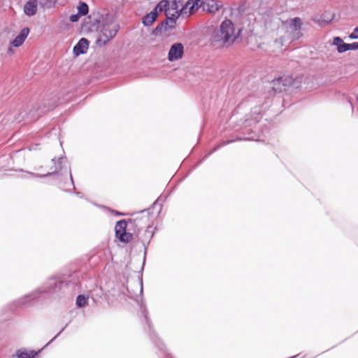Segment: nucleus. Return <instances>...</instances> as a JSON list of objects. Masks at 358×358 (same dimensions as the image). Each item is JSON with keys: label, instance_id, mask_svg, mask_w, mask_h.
Instances as JSON below:
<instances>
[{"label": "nucleus", "instance_id": "f257e3e1", "mask_svg": "<svg viewBox=\"0 0 358 358\" xmlns=\"http://www.w3.org/2000/svg\"><path fill=\"white\" fill-rule=\"evenodd\" d=\"M85 276L80 270H68L49 277L43 284L37 288L41 298L43 296H57L72 293L80 287V280Z\"/></svg>", "mask_w": 358, "mask_h": 358}, {"label": "nucleus", "instance_id": "f03ea898", "mask_svg": "<svg viewBox=\"0 0 358 358\" xmlns=\"http://www.w3.org/2000/svg\"><path fill=\"white\" fill-rule=\"evenodd\" d=\"M240 33L241 30L237 29L231 20H224L213 31L210 38L211 45L215 48H228L238 38Z\"/></svg>", "mask_w": 358, "mask_h": 358}, {"label": "nucleus", "instance_id": "7ed1b4c3", "mask_svg": "<svg viewBox=\"0 0 358 358\" xmlns=\"http://www.w3.org/2000/svg\"><path fill=\"white\" fill-rule=\"evenodd\" d=\"M301 22L299 17L287 21L279 27L273 41V48L280 50L289 44L293 38L301 36Z\"/></svg>", "mask_w": 358, "mask_h": 358}, {"label": "nucleus", "instance_id": "20e7f679", "mask_svg": "<svg viewBox=\"0 0 358 358\" xmlns=\"http://www.w3.org/2000/svg\"><path fill=\"white\" fill-rule=\"evenodd\" d=\"M94 24H96L99 33L96 43L100 45H104L113 39L120 29L119 24L110 14L99 15L94 20Z\"/></svg>", "mask_w": 358, "mask_h": 358}, {"label": "nucleus", "instance_id": "39448f33", "mask_svg": "<svg viewBox=\"0 0 358 358\" xmlns=\"http://www.w3.org/2000/svg\"><path fill=\"white\" fill-rule=\"evenodd\" d=\"M141 315L143 317V323L144 324V329L149 334L150 338L155 348L157 349L156 353L158 355L159 358H175L171 353L169 352L164 343L159 338L157 334L153 329L152 322L148 317V311L146 308L145 303L143 300L141 299L138 303Z\"/></svg>", "mask_w": 358, "mask_h": 358}, {"label": "nucleus", "instance_id": "423d86ee", "mask_svg": "<svg viewBox=\"0 0 358 358\" xmlns=\"http://www.w3.org/2000/svg\"><path fill=\"white\" fill-rule=\"evenodd\" d=\"M182 6V0H168L161 1L156 6V10L159 13L164 12L166 16V24H169L171 28L174 27L176 20L182 15L180 12Z\"/></svg>", "mask_w": 358, "mask_h": 358}, {"label": "nucleus", "instance_id": "0eeeda50", "mask_svg": "<svg viewBox=\"0 0 358 358\" xmlns=\"http://www.w3.org/2000/svg\"><path fill=\"white\" fill-rule=\"evenodd\" d=\"M136 220L133 219H122L118 220L115 225V234L116 238L120 243L127 244L131 242L134 239V234L127 231L128 224H130L132 227L134 232L136 233V228L137 224L136 223Z\"/></svg>", "mask_w": 358, "mask_h": 358}, {"label": "nucleus", "instance_id": "6e6552de", "mask_svg": "<svg viewBox=\"0 0 358 358\" xmlns=\"http://www.w3.org/2000/svg\"><path fill=\"white\" fill-rule=\"evenodd\" d=\"M113 260V255L108 248L94 250L88 258V265L92 269L98 268L101 265L109 264Z\"/></svg>", "mask_w": 358, "mask_h": 358}, {"label": "nucleus", "instance_id": "1a4fd4ad", "mask_svg": "<svg viewBox=\"0 0 358 358\" xmlns=\"http://www.w3.org/2000/svg\"><path fill=\"white\" fill-rule=\"evenodd\" d=\"M41 298L40 291L37 288L30 293L25 294L16 300L12 301L8 305V308L11 311H15L20 309L27 308L33 302L40 300Z\"/></svg>", "mask_w": 358, "mask_h": 358}, {"label": "nucleus", "instance_id": "9d476101", "mask_svg": "<svg viewBox=\"0 0 358 358\" xmlns=\"http://www.w3.org/2000/svg\"><path fill=\"white\" fill-rule=\"evenodd\" d=\"M145 234H147L145 239H144V238H143V236H141V234L139 230L136 234V238H138V241H140L143 244V246L144 248L143 264H142L141 269L138 272L139 273L138 279H139V282L141 285V294L143 292V271L144 269V266L145 264L147 250H148V245L150 243V241L152 240V238L153 237V234H149L148 232H146Z\"/></svg>", "mask_w": 358, "mask_h": 358}, {"label": "nucleus", "instance_id": "9b49d317", "mask_svg": "<svg viewBox=\"0 0 358 358\" xmlns=\"http://www.w3.org/2000/svg\"><path fill=\"white\" fill-rule=\"evenodd\" d=\"M64 159H66V157L64 156H62L61 157L58 158L57 163H55V165L50 168L51 171L57 169V173L54 176H62L64 173L69 174L71 180L69 185L72 187L73 189H75L74 180L71 174L70 166L69 165L63 164V161Z\"/></svg>", "mask_w": 358, "mask_h": 358}, {"label": "nucleus", "instance_id": "f8f14e48", "mask_svg": "<svg viewBox=\"0 0 358 358\" xmlns=\"http://www.w3.org/2000/svg\"><path fill=\"white\" fill-rule=\"evenodd\" d=\"M257 141V142L261 141V140L259 138H255L253 136L243 138L240 136H236V137L234 138L221 141L220 143L216 144L212 149H210L208 152L210 156L211 155H213L214 152H217L221 148H222L228 144H230V143H234L236 141Z\"/></svg>", "mask_w": 358, "mask_h": 358}, {"label": "nucleus", "instance_id": "ddd939ff", "mask_svg": "<svg viewBox=\"0 0 358 358\" xmlns=\"http://www.w3.org/2000/svg\"><path fill=\"white\" fill-rule=\"evenodd\" d=\"M257 141V142L261 141V140L259 138H255L253 136L243 138L240 136H236V137L234 138L221 141L220 143L216 144L212 149H210L208 152L210 156L211 155H213L214 152H217L221 148H222L228 144H230V143H234L236 141Z\"/></svg>", "mask_w": 358, "mask_h": 358}, {"label": "nucleus", "instance_id": "4468645a", "mask_svg": "<svg viewBox=\"0 0 358 358\" xmlns=\"http://www.w3.org/2000/svg\"><path fill=\"white\" fill-rule=\"evenodd\" d=\"M201 6L200 0H188L186 3L182 1L180 12L184 17L194 13Z\"/></svg>", "mask_w": 358, "mask_h": 358}, {"label": "nucleus", "instance_id": "2eb2a0df", "mask_svg": "<svg viewBox=\"0 0 358 358\" xmlns=\"http://www.w3.org/2000/svg\"><path fill=\"white\" fill-rule=\"evenodd\" d=\"M36 118L35 114L32 112V109L29 106H22L18 109L14 115V120L20 122L27 120H34Z\"/></svg>", "mask_w": 358, "mask_h": 358}, {"label": "nucleus", "instance_id": "dca6fc26", "mask_svg": "<svg viewBox=\"0 0 358 358\" xmlns=\"http://www.w3.org/2000/svg\"><path fill=\"white\" fill-rule=\"evenodd\" d=\"M184 53V46L180 43L173 44L168 54V59L170 62L178 60L182 57Z\"/></svg>", "mask_w": 358, "mask_h": 358}, {"label": "nucleus", "instance_id": "f3484780", "mask_svg": "<svg viewBox=\"0 0 358 358\" xmlns=\"http://www.w3.org/2000/svg\"><path fill=\"white\" fill-rule=\"evenodd\" d=\"M46 347L45 345L41 349L38 350L22 348L16 350L15 357L17 358H36Z\"/></svg>", "mask_w": 358, "mask_h": 358}, {"label": "nucleus", "instance_id": "a211bd4d", "mask_svg": "<svg viewBox=\"0 0 358 358\" xmlns=\"http://www.w3.org/2000/svg\"><path fill=\"white\" fill-rule=\"evenodd\" d=\"M201 6H202L203 11L209 13H215L222 7V3L215 0H206Z\"/></svg>", "mask_w": 358, "mask_h": 358}, {"label": "nucleus", "instance_id": "6ab92c4d", "mask_svg": "<svg viewBox=\"0 0 358 358\" xmlns=\"http://www.w3.org/2000/svg\"><path fill=\"white\" fill-rule=\"evenodd\" d=\"M293 85V80L289 77H282L273 81V88L276 91H281L282 86H290Z\"/></svg>", "mask_w": 358, "mask_h": 358}, {"label": "nucleus", "instance_id": "aec40b11", "mask_svg": "<svg viewBox=\"0 0 358 358\" xmlns=\"http://www.w3.org/2000/svg\"><path fill=\"white\" fill-rule=\"evenodd\" d=\"M20 171L24 172L25 174L22 176V178L29 179V178H44L49 176H52L57 173V169L53 171L48 172L47 173L41 174L36 173L31 171H24L23 169H20Z\"/></svg>", "mask_w": 358, "mask_h": 358}, {"label": "nucleus", "instance_id": "412c9836", "mask_svg": "<svg viewBox=\"0 0 358 358\" xmlns=\"http://www.w3.org/2000/svg\"><path fill=\"white\" fill-rule=\"evenodd\" d=\"M38 1L37 0H29L24 6V12L25 15L28 16H33L37 12L38 8Z\"/></svg>", "mask_w": 358, "mask_h": 358}, {"label": "nucleus", "instance_id": "4be33fe9", "mask_svg": "<svg viewBox=\"0 0 358 358\" xmlns=\"http://www.w3.org/2000/svg\"><path fill=\"white\" fill-rule=\"evenodd\" d=\"M29 33V29L28 27L23 28L19 35H17L15 39L11 42V45L14 47H20L24 41Z\"/></svg>", "mask_w": 358, "mask_h": 358}, {"label": "nucleus", "instance_id": "5701e85b", "mask_svg": "<svg viewBox=\"0 0 358 358\" xmlns=\"http://www.w3.org/2000/svg\"><path fill=\"white\" fill-rule=\"evenodd\" d=\"M88 41L85 38H82L73 48V52L76 56H78L80 54L85 53L88 49Z\"/></svg>", "mask_w": 358, "mask_h": 358}, {"label": "nucleus", "instance_id": "b1692460", "mask_svg": "<svg viewBox=\"0 0 358 358\" xmlns=\"http://www.w3.org/2000/svg\"><path fill=\"white\" fill-rule=\"evenodd\" d=\"M334 14L330 11H325L319 19H314V22L318 24L320 26L323 27L329 24L334 19Z\"/></svg>", "mask_w": 358, "mask_h": 358}, {"label": "nucleus", "instance_id": "393cba45", "mask_svg": "<svg viewBox=\"0 0 358 358\" xmlns=\"http://www.w3.org/2000/svg\"><path fill=\"white\" fill-rule=\"evenodd\" d=\"M332 45L337 46V51L339 53L348 50V43H344L343 39L338 36L334 38Z\"/></svg>", "mask_w": 358, "mask_h": 358}, {"label": "nucleus", "instance_id": "a878e982", "mask_svg": "<svg viewBox=\"0 0 358 358\" xmlns=\"http://www.w3.org/2000/svg\"><path fill=\"white\" fill-rule=\"evenodd\" d=\"M157 12H159V10H156L155 8L154 11L147 14L143 19V24L145 26L151 25L157 17Z\"/></svg>", "mask_w": 358, "mask_h": 358}, {"label": "nucleus", "instance_id": "bb28decb", "mask_svg": "<svg viewBox=\"0 0 358 358\" xmlns=\"http://www.w3.org/2000/svg\"><path fill=\"white\" fill-rule=\"evenodd\" d=\"M89 295L84 294H78L76 299V305L78 308H82L88 305Z\"/></svg>", "mask_w": 358, "mask_h": 358}, {"label": "nucleus", "instance_id": "cd10ccee", "mask_svg": "<svg viewBox=\"0 0 358 358\" xmlns=\"http://www.w3.org/2000/svg\"><path fill=\"white\" fill-rule=\"evenodd\" d=\"M38 6L44 9H48L53 7L57 0H37Z\"/></svg>", "mask_w": 358, "mask_h": 358}, {"label": "nucleus", "instance_id": "c85d7f7f", "mask_svg": "<svg viewBox=\"0 0 358 358\" xmlns=\"http://www.w3.org/2000/svg\"><path fill=\"white\" fill-rule=\"evenodd\" d=\"M78 10L80 15H85L88 13V6L85 3H82L78 7Z\"/></svg>", "mask_w": 358, "mask_h": 358}, {"label": "nucleus", "instance_id": "c756f323", "mask_svg": "<svg viewBox=\"0 0 358 358\" xmlns=\"http://www.w3.org/2000/svg\"><path fill=\"white\" fill-rule=\"evenodd\" d=\"M68 184L67 183H64V184H62L60 183L59 185V188H61L62 189H63L64 191L66 192H69V193H71V194H74L77 196H78L79 197L82 198L83 197V194L82 192H76V191H71L70 189L66 188V186Z\"/></svg>", "mask_w": 358, "mask_h": 358}, {"label": "nucleus", "instance_id": "7c9ffc66", "mask_svg": "<svg viewBox=\"0 0 358 358\" xmlns=\"http://www.w3.org/2000/svg\"><path fill=\"white\" fill-rule=\"evenodd\" d=\"M210 157L208 152L204 155V156L199 159L192 168V169L188 172L187 174H189L193 170H194L196 167H198L200 164H201L206 159H207Z\"/></svg>", "mask_w": 358, "mask_h": 358}, {"label": "nucleus", "instance_id": "2f4dec72", "mask_svg": "<svg viewBox=\"0 0 358 358\" xmlns=\"http://www.w3.org/2000/svg\"><path fill=\"white\" fill-rule=\"evenodd\" d=\"M71 322V320H70L66 324L65 326L61 329V330L57 333V334L54 336L46 345L45 346H48L51 343H52L64 330L65 329L68 327V325Z\"/></svg>", "mask_w": 358, "mask_h": 358}, {"label": "nucleus", "instance_id": "473e14b6", "mask_svg": "<svg viewBox=\"0 0 358 358\" xmlns=\"http://www.w3.org/2000/svg\"><path fill=\"white\" fill-rule=\"evenodd\" d=\"M138 230L140 231L141 234V236H143V238H144V239L146 238V236H147V234H145L146 232H148L149 234H154V232L152 231H150L148 229V228L144 231H142L140 228H138V227L136 228V235L137 234V232L138 231Z\"/></svg>", "mask_w": 358, "mask_h": 358}, {"label": "nucleus", "instance_id": "72a5a7b5", "mask_svg": "<svg viewBox=\"0 0 358 358\" xmlns=\"http://www.w3.org/2000/svg\"><path fill=\"white\" fill-rule=\"evenodd\" d=\"M166 197H164V198L162 199L161 196H159V197L157 198V200H156V201L152 203V205L151 206V207H150V208L143 210H141L140 213H143V212H145V211H146V210H150L151 208H155V206L157 204V203H158V202H159V201H163V202H164V201L166 200Z\"/></svg>", "mask_w": 358, "mask_h": 358}, {"label": "nucleus", "instance_id": "f704fd0d", "mask_svg": "<svg viewBox=\"0 0 358 358\" xmlns=\"http://www.w3.org/2000/svg\"><path fill=\"white\" fill-rule=\"evenodd\" d=\"M349 37L352 39L358 38V26L355 29L354 32H352Z\"/></svg>", "mask_w": 358, "mask_h": 358}, {"label": "nucleus", "instance_id": "c9c22d12", "mask_svg": "<svg viewBox=\"0 0 358 358\" xmlns=\"http://www.w3.org/2000/svg\"><path fill=\"white\" fill-rule=\"evenodd\" d=\"M80 17V15L78 13V14L71 15L69 19L72 22H76L79 20Z\"/></svg>", "mask_w": 358, "mask_h": 358}, {"label": "nucleus", "instance_id": "e433bc0d", "mask_svg": "<svg viewBox=\"0 0 358 358\" xmlns=\"http://www.w3.org/2000/svg\"><path fill=\"white\" fill-rule=\"evenodd\" d=\"M348 50H357V43H348Z\"/></svg>", "mask_w": 358, "mask_h": 358}, {"label": "nucleus", "instance_id": "4c0bfd02", "mask_svg": "<svg viewBox=\"0 0 358 358\" xmlns=\"http://www.w3.org/2000/svg\"><path fill=\"white\" fill-rule=\"evenodd\" d=\"M112 213H113V214H114L115 215H117V216H124L126 215L125 213L118 211V210H113Z\"/></svg>", "mask_w": 358, "mask_h": 358}, {"label": "nucleus", "instance_id": "58836bf2", "mask_svg": "<svg viewBox=\"0 0 358 358\" xmlns=\"http://www.w3.org/2000/svg\"><path fill=\"white\" fill-rule=\"evenodd\" d=\"M13 52H14V51H13V48L11 46L9 47L8 49V54L12 55V54H13Z\"/></svg>", "mask_w": 358, "mask_h": 358}, {"label": "nucleus", "instance_id": "ea45409f", "mask_svg": "<svg viewBox=\"0 0 358 358\" xmlns=\"http://www.w3.org/2000/svg\"><path fill=\"white\" fill-rule=\"evenodd\" d=\"M90 277L94 276L96 275L95 272H93L92 273H90Z\"/></svg>", "mask_w": 358, "mask_h": 358}, {"label": "nucleus", "instance_id": "a19ab883", "mask_svg": "<svg viewBox=\"0 0 358 358\" xmlns=\"http://www.w3.org/2000/svg\"><path fill=\"white\" fill-rule=\"evenodd\" d=\"M52 162L55 164V163H57L56 162V158L54 157L53 159H52Z\"/></svg>", "mask_w": 358, "mask_h": 358}, {"label": "nucleus", "instance_id": "79ce46f5", "mask_svg": "<svg viewBox=\"0 0 358 358\" xmlns=\"http://www.w3.org/2000/svg\"><path fill=\"white\" fill-rule=\"evenodd\" d=\"M59 141L60 145L62 146V141H61L60 138H59Z\"/></svg>", "mask_w": 358, "mask_h": 358}, {"label": "nucleus", "instance_id": "37998d69", "mask_svg": "<svg viewBox=\"0 0 358 358\" xmlns=\"http://www.w3.org/2000/svg\"><path fill=\"white\" fill-rule=\"evenodd\" d=\"M162 209V204L161 203V204H160V208H159V213L161 212Z\"/></svg>", "mask_w": 358, "mask_h": 358}, {"label": "nucleus", "instance_id": "c03bdc74", "mask_svg": "<svg viewBox=\"0 0 358 358\" xmlns=\"http://www.w3.org/2000/svg\"><path fill=\"white\" fill-rule=\"evenodd\" d=\"M357 49H358V43H357Z\"/></svg>", "mask_w": 358, "mask_h": 358}]
</instances>
